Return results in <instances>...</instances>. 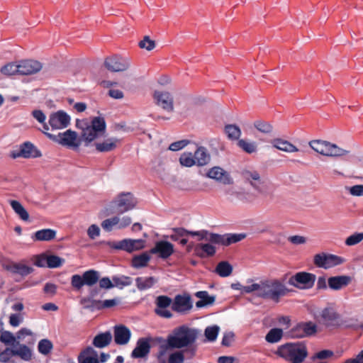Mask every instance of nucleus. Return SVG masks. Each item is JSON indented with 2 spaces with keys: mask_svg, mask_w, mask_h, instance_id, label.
<instances>
[{
  "mask_svg": "<svg viewBox=\"0 0 363 363\" xmlns=\"http://www.w3.org/2000/svg\"><path fill=\"white\" fill-rule=\"evenodd\" d=\"M362 240L363 233H357L349 236L345 240V244L348 246H352L360 242Z\"/></svg>",
  "mask_w": 363,
  "mask_h": 363,
  "instance_id": "obj_61",
  "label": "nucleus"
},
{
  "mask_svg": "<svg viewBox=\"0 0 363 363\" xmlns=\"http://www.w3.org/2000/svg\"><path fill=\"white\" fill-rule=\"evenodd\" d=\"M257 199V196L252 192L241 190L238 195V199L244 203H252Z\"/></svg>",
  "mask_w": 363,
  "mask_h": 363,
  "instance_id": "obj_57",
  "label": "nucleus"
},
{
  "mask_svg": "<svg viewBox=\"0 0 363 363\" xmlns=\"http://www.w3.org/2000/svg\"><path fill=\"white\" fill-rule=\"evenodd\" d=\"M78 363H99L98 357L95 356H78Z\"/></svg>",
  "mask_w": 363,
  "mask_h": 363,
  "instance_id": "obj_64",
  "label": "nucleus"
},
{
  "mask_svg": "<svg viewBox=\"0 0 363 363\" xmlns=\"http://www.w3.org/2000/svg\"><path fill=\"white\" fill-rule=\"evenodd\" d=\"M184 350H177L169 354L167 363H184Z\"/></svg>",
  "mask_w": 363,
  "mask_h": 363,
  "instance_id": "obj_56",
  "label": "nucleus"
},
{
  "mask_svg": "<svg viewBox=\"0 0 363 363\" xmlns=\"http://www.w3.org/2000/svg\"><path fill=\"white\" fill-rule=\"evenodd\" d=\"M9 203L14 212L18 215L21 219L25 221L28 220L29 214L19 201L11 200L9 201Z\"/></svg>",
  "mask_w": 363,
  "mask_h": 363,
  "instance_id": "obj_36",
  "label": "nucleus"
},
{
  "mask_svg": "<svg viewBox=\"0 0 363 363\" xmlns=\"http://www.w3.org/2000/svg\"><path fill=\"white\" fill-rule=\"evenodd\" d=\"M225 132L230 140H238L241 135V130L236 125H225Z\"/></svg>",
  "mask_w": 363,
  "mask_h": 363,
  "instance_id": "obj_46",
  "label": "nucleus"
},
{
  "mask_svg": "<svg viewBox=\"0 0 363 363\" xmlns=\"http://www.w3.org/2000/svg\"><path fill=\"white\" fill-rule=\"evenodd\" d=\"M18 64L11 62L3 66L1 68V72L4 75L11 76L16 74H18Z\"/></svg>",
  "mask_w": 363,
  "mask_h": 363,
  "instance_id": "obj_54",
  "label": "nucleus"
},
{
  "mask_svg": "<svg viewBox=\"0 0 363 363\" xmlns=\"http://www.w3.org/2000/svg\"><path fill=\"white\" fill-rule=\"evenodd\" d=\"M238 145L243 151L248 154L255 152L257 151V145L255 142H248L245 140L241 139L238 142Z\"/></svg>",
  "mask_w": 363,
  "mask_h": 363,
  "instance_id": "obj_47",
  "label": "nucleus"
},
{
  "mask_svg": "<svg viewBox=\"0 0 363 363\" xmlns=\"http://www.w3.org/2000/svg\"><path fill=\"white\" fill-rule=\"evenodd\" d=\"M18 348H14L15 357H19L24 361H30L32 359V350L24 344L16 345Z\"/></svg>",
  "mask_w": 363,
  "mask_h": 363,
  "instance_id": "obj_33",
  "label": "nucleus"
},
{
  "mask_svg": "<svg viewBox=\"0 0 363 363\" xmlns=\"http://www.w3.org/2000/svg\"><path fill=\"white\" fill-rule=\"evenodd\" d=\"M137 199L130 192L120 193L111 203L112 213L123 214L135 208Z\"/></svg>",
  "mask_w": 363,
  "mask_h": 363,
  "instance_id": "obj_6",
  "label": "nucleus"
},
{
  "mask_svg": "<svg viewBox=\"0 0 363 363\" xmlns=\"http://www.w3.org/2000/svg\"><path fill=\"white\" fill-rule=\"evenodd\" d=\"M345 262L344 258L337 255L321 252L316 254L313 257L314 264L319 268L330 269L340 265Z\"/></svg>",
  "mask_w": 363,
  "mask_h": 363,
  "instance_id": "obj_8",
  "label": "nucleus"
},
{
  "mask_svg": "<svg viewBox=\"0 0 363 363\" xmlns=\"http://www.w3.org/2000/svg\"><path fill=\"white\" fill-rule=\"evenodd\" d=\"M7 269L13 274H18L22 277L27 276L33 272V267L21 263H13L8 266Z\"/></svg>",
  "mask_w": 363,
  "mask_h": 363,
  "instance_id": "obj_31",
  "label": "nucleus"
},
{
  "mask_svg": "<svg viewBox=\"0 0 363 363\" xmlns=\"http://www.w3.org/2000/svg\"><path fill=\"white\" fill-rule=\"evenodd\" d=\"M120 140L116 138H110L102 143H96L95 146L98 152H106L115 150Z\"/></svg>",
  "mask_w": 363,
  "mask_h": 363,
  "instance_id": "obj_27",
  "label": "nucleus"
},
{
  "mask_svg": "<svg viewBox=\"0 0 363 363\" xmlns=\"http://www.w3.org/2000/svg\"><path fill=\"white\" fill-rule=\"evenodd\" d=\"M254 127L259 132L270 134L273 130L272 125L264 120H257L254 122Z\"/></svg>",
  "mask_w": 363,
  "mask_h": 363,
  "instance_id": "obj_40",
  "label": "nucleus"
},
{
  "mask_svg": "<svg viewBox=\"0 0 363 363\" xmlns=\"http://www.w3.org/2000/svg\"><path fill=\"white\" fill-rule=\"evenodd\" d=\"M172 303V298L167 296H157L155 301L157 308L155 309V313L160 317L166 318H172V313L167 309Z\"/></svg>",
  "mask_w": 363,
  "mask_h": 363,
  "instance_id": "obj_15",
  "label": "nucleus"
},
{
  "mask_svg": "<svg viewBox=\"0 0 363 363\" xmlns=\"http://www.w3.org/2000/svg\"><path fill=\"white\" fill-rule=\"evenodd\" d=\"M271 143L274 147L286 152H296L299 151L294 145L281 138H274Z\"/></svg>",
  "mask_w": 363,
  "mask_h": 363,
  "instance_id": "obj_26",
  "label": "nucleus"
},
{
  "mask_svg": "<svg viewBox=\"0 0 363 363\" xmlns=\"http://www.w3.org/2000/svg\"><path fill=\"white\" fill-rule=\"evenodd\" d=\"M287 335L291 338H302L303 333H302L301 326L300 323L293 327L288 333Z\"/></svg>",
  "mask_w": 363,
  "mask_h": 363,
  "instance_id": "obj_63",
  "label": "nucleus"
},
{
  "mask_svg": "<svg viewBox=\"0 0 363 363\" xmlns=\"http://www.w3.org/2000/svg\"><path fill=\"white\" fill-rule=\"evenodd\" d=\"M18 74H33L42 69V65L40 62L36 60H23L18 63Z\"/></svg>",
  "mask_w": 363,
  "mask_h": 363,
  "instance_id": "obj_20",
  "label": "nucleus"
},
{
  "mask_svg": "<svg viewBox=\"0 0 363 363\" xmlns=\"http://www.w3.org/2000/svg\"><path fill=\"white\" fill-rule=\"evenodd\" d=\"M53 348L52 342L48 339H43L38 345V352L43 355H48Z\"/></svg>",
  "mask_w": 363,
  "mask_h": 363,
  "instance_id": "obj_45",
  "label": "nucleus"
},
{
  "mask_svg": "<svg viewBox=\"0 0 363 363\" xmlns=\"http://www.w3.org/2000/svg\"><path fill=\"white\" fill-rule=\"evenodd\" d=\"M207 176L225 185L233 184V179L230 174L219 167L211 168L208 171Z\"/></svg>",
  "mask_w": 363,
  "mask_h": 363,
  "instance_id": "obj_21",
  "label": "nucleus"
},
{
  "mask_svg": "<svg viewBox=\"0 0 363 363\" xmlns=\"http://www.w3.org/2000/svg\"><path fill=\"white\" fill-rule=\"evenodd\" d=\"M48 123L52 130L63 129L69 125L70 116L60 110L50 115Z\"/></svg>",
  "mask_w": 363,
  "mask_h": 363,
  "instance_id": "obj_11",
  "label": "nucleus"
},
{
  "mask_svg": "<svg viewBox=\"0 0 363 363\" xmlns=\"http://www.w3.org/2000/svg\"><path fill=\"white\" fill-rule=\"evenodd\" d=\"M245 238L246 235L245 233L225 234V246L240 242Z\"/></svg>",
  "mask_w": 363,
  "mask_h": 363,
  "instance_id": "obj_52",
  "label": "nucleus"
},
{
  "mask_svg": "<svg viewBox=\"0 0 363 363\" xmlns=\"http://www.w3.org/2000/svg\"><path fill=\"white\" fill-rule=\"evenodd\" d=\"M150 252L151 254L158 255L160 258L165 259L173 254L174 246L167 241H159L157 242L155 247L150 250Z\"/></svg>",
  "mask_w": 363,
  "mask_h": 363,
  "instance_id": "obj_18",
  "label": "nucleus"
},
{
  "mask_svg": "<svg viewBox=\"0 0 363 363\" xmlns=\"http://www.w3.org/2000/svg\"><path fill=\"white\" fill-rule=\"evenodd\" d=\"M150 337H141L136 344V347L133 350L131 356L133 358H143L146 357L150 351Z\"/></svg>",
  "mask_w": 363,
  "mask_h": 363,
  "instance_id": "obj_22",
  "label": "nucleus"
},
{
  "mask_svg": "<svg viewBox=\"0 0 363 363\" xmlns=\"http://www.w3.org/2000/svg\"><path fill=\"white\" fill-rule=\"evenodd\" d=\"M308 145L316 152L327 157H342L350 152V151L326 140H313L310 141Z\"/></svg>",
  "mask_w": 363,
  "mask_h": 363,
  "instance_id": "obj_5",
  "label": "nucleus"
},
{
  "mask_svg": "<svg viewBox=\"0 0 363 363\" xmlns=\"http://www.w3.org/2000/svg\"><path fill=\"white\" fill-rule=\"evenodd\" d=\"M82 277L86 286H93L99 280V272L94 269H89L84 272Z\"/></svg>",
  "mask_w": 363,
  "mask_h": 363,
  "instance_id": "obj_37",
  "label": "nucleus"
},
{
  "mask_svg": "<svg viewBox=\"0 0 363 363\" xmlns=\"http://www.w3.org/2000/svg\"><path fill=\"white\" fill-rule=\"evenodd\" d=\"M65 259L57 255H47V267L49 268H57L62 265Z\"/></svg>",
  "mask_w": 363,
  "mask_h": 363,
  "instance_id": "obj_50",
  "label": "nucleus"
},
{
  "mask_svg": "<svg viewBox=\"0 0 363 363\" xmlns=\"http://www.w3.org/2000/svg\"><path fill=\"white\" fill-rule=\"evenodd\" d=\"M131 336L130 330L125 325H120L114 327V341L117 345H126Z\"/></svg>",
  "mask_w": 363,
  "mask_h": 363,
  "instance_id": "obj_23",
  "label": "nucleus"
},
{
  "mask_svg": "<svg viewBox=\"0 0 363 363\" xmlns=\"http://www.w3.org/2000/svg\"><path fill=\"white\" fill-rule=\"evenodd\" d=\"M301 326L302 333H303V337L314 335L317 331V326L312 322H301L300 323Z\"/></svg>",
  "mask_w": 363,
  "mask_h": 363,
  "instance_id": "obj_48",
  "label": "nucleus"
},
{
  "mask_svg": "<svg viewBox=\"0 0 363 363\" xmlns=\"http://www.w3.org/2000/svg\"><path fill=\"white\" fill-rule=\"evenodd\" d=\"M194 156L196 164L199 166H203L207 164L211 160L210 155L208 153L206 149L203 147H199L195 152Z\"/></svg>",
  "mask_w": 363,
  "mask_h": 363,
  "instance_id": "obj_32",
  "label": "nucleus"
},
{
  "mask_svg": "<svg viewBox=\"0 0 363 363\" xmlns=\"http://www.w3.org/2000/svg\"><path fill=\"white\" fill-rule=\"evenodd\" d=\"M157 282V279L154 277H142L135 279V284L138 290L145 291L152 287Z\"/></svg>",
  "mask_w": 363,
  "mask_h": 363,
  "instance_id": "obj_30",
  "label": "nucleus"
},
{
  "mask_svg": "<svg viewBox=\"0 0 363 363\" xmlns=\"http://www.w3.org/2000/svg\"><path fill=\"white\" fill-rule=\"evenodd\" d=\"M334 356V352L329 350H321L317 353H315L312 359L313 360H315L316 359H321V360H325L330 358H332Z\"/></svg>",
  "mask_w": 363,
  "mask_h": 363,
  "instance_id": "obj_62",
  "label": "nucleus"
},
{
  "mask_svg": "<svg viewBox=\"0 0 363 363\" xmlns=\"http://www.w3.org/2000/svg\"><path fill=\"white\" fill-rule=\"evenodd\" d=\"M321 317L327 325H345L346 328H354L356 324L347 323L346 320L338 323V314L332 308H326L323 310Z\"/></svg>",
  "mask_w": 363,
  "mask_h": 363,
  "instance_id": "obj_16",
  "label": "nucleus"
},
{
  "mask_svg": "<svg viewBox=\"0 0 363 363\" xmlns=\"http://www.w3.org/2000/svg\"><path fill=\"white\" fill-rule=\"evenodd\" d=\"M216 252V247L210 243H199L194 247V254L202 259L214 256Z\"/></svg>",
  "mask_w": 363,
  "mask_h": 363,
  "instance_id": "obj_24",
  "label": "nucleus"
},
{
  "mask_svg": "<svg viewBox=\"0 0 363 363\" xmlns=\"http://www.w3.org/2000/svg\"><path fill=\"white\" fill-rule=\"evenodd\" d=\"M173 234L170 235V238L173 241H179L182 238L187 237L188 235H192V233H196V231H189L183 228H173Z\"/></svg>",
  "mask_w": 363,
  "mask_h": 363,
  "instance_id": "obj_44",
  "label": "nucleus"
},
{
  "mask_svg": "<svg viewBox=\"0 0 363 363\" xmlns=\"http://www.w3.org/2000/svg\"><path fill=\"white\" fill-rule=\"evenodd\" d=\"M56 231L52 229H43L34 234V240L39 241H50L55 238Z\"/></svg>",
  "mask_w": 363,
  "mask_h": 363,
  "instance_id": "obj_34",
  "label": "nucleus"
},
{
  "mask_svg": "<svg viewBox=\"0 0 363 363\" xmlns=\"http://www.w3.org/2000/svg\"><path fill=\"white\" fill-rule=\"evenodd\" d=\"M158 342L162 343L159 347V351L156 355V357H165L167 351L169 350H174V347H171L169 345V338L167 337L166 340L162 337L157 338Z\"/></svg>",
  "mask_w": 363,
  "mask_h": 363,
  "instance_id": "obj_49",
  "label": "nucleus"
},
{
  "mask_svg": "<svg viewBox=\"0 0 363 363\" xmlns=\"http://www.w3.org/2000/svg\"><path fill=\"white\" fill-rule=\"evenodd\" d=\"M277 354L291 363H302L308 356V351L303 342H298L279 346Z\"/></svg>",
  "mask_w": 363,
  "mask_h": 363,
  "instance_id": "obj_4",
  "label": "nucleus"
},
{
  "mask_svg": "<svg viewBox=\"0 0 363 363\" xmlns=\"http://www.w3.org/2000/svg\"><path fill=\"white\" fill-rule=\"evenodd\" d=\"M180 164L185 167H192L196 164L194 156L191 152H184L179 158Z\"/></svg>",
  "mask_w": 363,
  "mask_h": 363,
  "instance_id": "obj_55",
  "label": "nucleus"
},
{
  "mask_svg": "<svg viewBox=\"0 0 363 363\" xmlns=\"http://www.w3.org/2000/svg\"><path fill=\"white\" fill-rule=\"evenodd\" d=\"M192 236H198L199 240H204L211 245L216 244L225 246V235L209 233L207 230H203L192 233Z\"/></svg>",
  "mask_w": 363,
  "mask_h": 363,
  "instance_id": "obj_19",
  "label": "nucleus"
},
{
  "mask_svg": "<svg viewBox=\"0 0 363 363\" xmlns=\"http://www.w3.org/2000/svg\"><path fill=\"white\" fill-rule=\"evenodd\" d=\"M279 279H268L260 283H255L249 286H245L243 291L250 294L255 292L257 296L279 303L281 297L284 296L291 291L290 289Z\"/></svg>",
  "mask_w": 363,
  "mask_h": 363,
  "instance_id": "obj_1",
  "label": "nucleus"
},
{
  "mask_svg": "<svg viewBox=\"0 0 363 363\" xmlns=\"http://www.w3.org/2000/svg\"><path fill=\"white\" fill-rule=\"evenodd\" d=\"M150 257L147 252H143L141 255H137L133 259V266L135 268H140L145 267L150 261Z\"/></svg>",
  "mask_w": 363,
  "mask_h": 363,
  "instance_id": "obj_43",
  "label": "nucleus"
},
{
  "mask_svg": "<svg viewBox=\"0 0 363 363\" xmlns=\"http://www.w3.org/2000/svg\"><path fill=\"white\" fill-rule=\"evenodd\" d=\"M76 127L82 130L80 137L88 146L96 138L104 135L106 125L103 117L96 116L91 118L90 123L87 120L77 119Z\"/></svg>",
  "mask_w": 363,
  "mask_h": 363,
  "instance_id": "obj_3",
  "label": "nucleus"
},
{
  "mask_svg": "<svg viewBox=\"0 0 363 363\" xmlns=\"http://www.w3.org/2000/svg\"><path fill=\"white\" fill-rule=\"evenodd\" d=\"M119 220L120 218L118 216L106 219L101 223V227L104 230L110 232L112 230L114 225L118 224Z\"/></svg>",
  "mask_w": 363,
  "mask_h": 363,
  "instance_id": "obj_59",
  "label": "nucleus"
},
{
  "mask_svg": "<svg viewBox=\"0 0 363 363\" xmlns=\"http://www.w3.org/2000/svg\"><path fill=\"white\" fill-rule=\"evenodd\" d=\"M41 156V152L30 142H25L20 146L18 152L12 153V157L36 158Z\"/></svg>",
  "mask_w": 363,
  "mask_h": 363,
  "instance_id": "obj_14",
  "label": "nucleus"
},
{
  "mask_svg": "<svg viewBox=\"0 0 363 363\" xmlns=\"http://www.w3.org/2000/svg\"><path fill=\"white\" fill-rule=\"evenodd\" d=\"M71 285L76 291H80L86 285L82 276L74 274L71 278Z\"/></svg>",
  "mask_w": 363,
  "mask_h": 363,
  "instance_id": "obj_60",
  "label": "nucleus"
},
{
  "mask_svg": "<svg viewBox=\"0 0 363 363\" xmlns=\"http://www.w3.org/2000/svg\"><path fill=\"white\" fill-rule=\"evenodd\" d=\"M195 296L200 298V300L196 303V306L197 308H202L208 305H212L216 300V297L214 296H210L206 291H198L195 294Z\"/></svg>",
  "mask_w": 363,
  "mask_h": 363,
  "instance_id": "obj_29",
  "label": "nucleus"
},
{
  "mask_svg": "<svg viewBox=\"0 0 363 363\" xmlns=\"http://www.w3.org/2000/svg\"><path fill=\"white\" fill-rule=\"evenodd\" d=\"M283 336V330L280 328L271 329L267 335L265 340L269 343H275L279 342Z\"/></svg>",
  "mask_w": 363,
  "mask_h": 363,
  "instance_id": "obj_41",
  "label": "nucleus"
},
{
  "mask_svg": "<svg viewBox=\"0 0 363 363\" xmlns=\"http://www.w3.org/2000/svg\"><path fill=\"white\" fill-rule=\"evenodd\" d=\"M108 245L110 247L115 250H124L128 252H133L131 239H124L119 242H108Z\"/></svg>",
  "mask_w": 363,
  "mask_h": 363,
  "instance_id": "obj_35",
  "label": "nucleus"
},
{
  "mask_svg": "<svg viewBox=\"0 0 363 363\" xmlns=\"http://www.w3.org/2000/svg\"><path fill=\"white\" fill-rule=\"evenodd\" d=\"M44 134L53 142L73 150L79 148L82 141H83L81 137L78 138L77 133L75 131L70 129L67 130L64 133H59L57 135L46 132H44Z\"/></svg>",
  "mask_w": 363,
  "mask_h": 363,
  "instance_id": "obj_7",
  "label": "nucleus"
},
{
  "mask_svg": "<svg viewBox=\"0 0 363 363\" xmlns=\"http://www.w3.org/2000/svg\"><path fill=\"white\" fill-rule=\"evenodd\" d=\"M15 357L14 348L6 347L0 352V362L1 363H13L11 362V359Z\"/></svg>",
  "mask_w": 363,
  "mask_h": 363,
  "instance_id": "obj_53",
  "label": "nucleus"
},
{
  "mask_svg": "<svg viewBox=\"0 0 363 363\" xmlns=\"http://www.w3.org/2000/svg\"><path fill=\"white\" fill-rule=\"evenodd\" d=\"M351 277L346 275L331 277L328 279V286L333 290H340L351 282Z\"/></svg>",
  "mask_w": 363,
  "mask_h": 363,
  "instance_id": "obj_25",
  "label": "nucleus"
},
{
  "mask_svg": "<svg viewBox=\"0 0 363 363\" xmlns=\"http://www.w3.org/2000/svg\"><path fill=\"white\" fill-rule=\"evenodd\" d=\"M156 104L168 112L174 111V99L168 91H155L153 94Z\"/></svg>",
  "mask_w": 363,
  "mask_h": 363,
  "instance_id": "obj_13",
  "label": "nucleus"
},
{
  "mask_svg": "<svg viewBox=\"0 0 363 363\" xmlns=\"http://www.w3.org/2000/svg\"><path fill=\"white\" fill-rule=\"evenodd\" d=\"M233 272V267L226 261L219 262L216 268V272L222 277L230 276Z\"/></svg>",
  "mask_w": 363,
  "mask_h": 363,
  "instance_id": "obj_38",
  "label": "nucleus"
},
{
  "mask_svg": "<svg viewBox=\"0 0 363 363\" xmlns=\"http://www.w3.org/2000/svg\"><path fill=\"white\" fill-rule=\"evenodd\" d=\"M199 333L200 331L196 328H191L185 325L178 327L173 330L172 334L167 336L169 345L174 347V349L186 347L184 351L194 356L196 351L195 342Z\"/></svg>",
  "mask_w": 363,
  "mask_h": 363,
  "instance_id": "obj_2",
  "label": "nucleus"
},
{
  "mask_svg": "<svg viewBox=\"0 0 363 363\" xmlns=\"http://www.w3.org/2000/svg\"><path fill=\"white\" fill-rule=\"evenodd\" d=\"M138 46L142 49L151 51L155 48L156 43L155 41L151 40L148 35H145L143 37V39L139 42Z\"/></svg>",
  "mask_w": 363,
  "mask_h": 363,
  "instance_id": "obj_58",
  "label": "nucleus"
},
{
  "mask_svg": "<svg viewBox=\"0 0 363 363\" xmlns=\"http://www.w3.org/2000/svg\"><path fill=\"white\" fill-rule=\"evenodd\" d=\"M113 287L123 289L124 286H130L132 284V279L127 276H113L112 277Z\"/></svg>",
  "mask_w": 363,
  "mask_h": 363,
  "instance_id": "obj_42",
  "label": "nucleus"
},
{
  "mask_svg": "<svg viewBox=\"0 0 363 363\" xmlns=\"http://www.w3.org/2000/svg\"><path fill=\"white\" fill-rule=\"evenodd\" d=\"M316 277L313 274L301 272L291 276L288 283L300 289H311L313 286Z\"/></svg>",
  "mask_w": 363,
  "mask_h": 363,
  "instance_id": "obj_9",
  "label": "nucleus"
},
{
  "mask_svg": "<svg viewBox=\"0 0 363 363\" xmlns=\"http://www.w3.org/2000/svg\"><path fill=\"white\" fill-rule=\"evenodd\" d=\"M104 65L111 72H123L129 67L130 63L128 59L115 55L107 57L105 60Z\"/></svg>",
  "mask_w": 363,
  "mask_h": 363,
  "instance_id": "obj_12",
  "label": "nucleus"
},
{
  "mask_svg": "<svg viewBox=\"0 0 363 363\" xmlns=\"http://www.w3.org/2000/svg\"><path fill=\"white\" fill-rule=\"evenodd\" d=\"M240 175L243 180L248 183L259 194H264L265 193L264 189V182L257 170L245 169L241 171Z\"/></svg>",
  "mask_w": 363,
  "mask_h": 363,
  "instance_id": "obj_10",
  "label": "nucleus"
},
{
  "mask_svg": "<svg viewBox=\"0 0 363 363\" xmlns=\"http://www.w3.org/2000/svg\"><path fill=\"white\" fill-rule=\"evenodd\" d=\"M192 301L189 295H177L172 305V309L178 313H184L192 308Z\"/></svg>",
  "mask_w": 363,
  "mask_h": 363,
  "instance_id": "obj_17",
  "label": "nucleus"
},
{
  "mask_svg": "<svg viewBox=\"0 0 363 363\" xmlns=\"http://www.w3.org/2000/svg\"><path fill=\"white\" fill-rule=\"evenodd\" d=\"M0 342L6 345L16 346V345H19V341L17 340L16 336H14L12 333L7 330L1 332Z\"/></svg>",
  "mask_w": 363,
  "mask_h": 363,
  "instance_id": "obj_39",
  "label": "nucleus"
},
{
  "mask_svg": "<svg viewBox=\"0 0 363 363\" xmlns=\"http://www.w3.org/2000/svg\"><path fill=\"white\" fill-rule=\"evenodd\" d=\"M219 330L218 325L209 326L205 329L204 335L208 341L213 342L216 340Z\"/></svg>",
  "mask_w": 363,
  "mask_h": 363,
  "instance_id": "obj_51",
  "label": "nucleus"
},
{
  "mask_svg": "<svg viewBox=\"0 0 363 363\" xmlns=\"http://www.w3.org/2000/svg\"><path fill=\"white\" fill-rule=\"evenodd\" d=\"M112 340V335L110 331L101 333L96 335L94 339L92 344L97 348H103L108 346Z\"/></svg>",
  "mask_w": 363,
  "mask_h": 363,
  "instance_id": "obj_28",
  "label": "nucleus"
}]
</instances>
